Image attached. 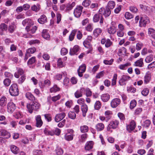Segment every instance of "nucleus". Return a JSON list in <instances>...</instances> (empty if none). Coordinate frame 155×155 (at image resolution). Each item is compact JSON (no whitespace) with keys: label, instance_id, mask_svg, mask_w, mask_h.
<instances>
[{"label":"nucleus","instance_id":"f257e3e1","mask_svg":"<svg viewBox=\"0 0 155 155\" xmlns=\"http://www.w3.org/2000/svg\"><path fill=\"white\" fill-rule=\"evenodd\" d=\"M9 92L12 96H16L19 94L18 89L17 85L15 84H12L9 89Z\"/></svg>","mask_w":155,"mask_h":155},{"label":"nucleus","instance_id":"f03ea898","mask_svg":"<svg viewBox=\"0 0 155 155\" xmlns=\"http://www.w3.org/2000/svg\"><path fill=\"white\" fill-rule=\"evenodd\" d=\"M150 22L148 17L145 15H141L139 21V25L140 27H145L147 24Z\"/></svg>","mask_w":155,"mask_h":155},{"label":"nucleus","instance_id":"7ed1b4c3","mask_svg":"<svg viewBox=\"0 0 155 155\" xmlns=\"http://www.w3.org/2000/svg\"><path fill=\"white\" fill-rule=\"evenodd\" d=\"M98 12L101 15L103 14L105 17L109 16L111 13L110 9L108 8H106V9L101 8L99 9Z\"/></svg>","mask_w":155,"mask_h":155},{"label":"nucleus","instance_id":"20e7f679","mask_svg":"<svg viewBox=\"0 0 155 155\" xmlns=\"http://www.w3.org/2000/svg\"><path fill=\"white\" fill-rule=\"evenodd\" d=\"M100 20V23L101 24L103 22V18L101 14L97 13L95 14L93 18V20L94 22H98Z\"/></svg>","mask_w":155,"mask_h":155},{"label":"nucleus","instance_id":"39448f33","mask_svg":"<svg viewBox=\"0 0 155 155\" xmlns=\"http://www.w3.org/2000/svg\"><path fill=\"white\" fill-rule=\"evenodd\" d=\"M83 7L81 6H77L74 9V14L76 18H78L81 16Z\"/></svg>","mask_w":155,"mask_h":155},{"label":"nucleus","instance_id":"423d86ee","mask_svg":"<svg viewBox=\"0 0 155 155\" xmlns=\"http://www.w3.org/2000/svg\"><path fill=\"white\" fill-rule=\"evenodd\" d=\"M130 77L127 75H123L119 81V84L121 86L125 85L126 82L128 81L130 79Z\"/></svg>","mask_w":155,"mask_h":155},{"label":"nucleus","instance_id":"0eeeda50","mask_svg":"<svg viewBox=\"0 0 155 155\" xmlns=\"http://www.w3.org/2000/svg\"><path fill=\"white\" fill-rule=\"evenodd\" d=\"M86 66L85 64H83L80 66L78 70V75L80 77L83 76V73L86 70Z\"/></svg>","mask_w":155,"mask_h":155},{"label":"nucleus","instance_id":"6e6552de","mask_svg":"<svg viewBox=\"0 0 155 155\" xmlns=\"http://www.w3.org/2000/svg\"><path fill=\"white\" fill-rule=\"evenodd\" d=\"M120 103V99L115 98L113 99L110 103L111 106L113 108L117 107Z\"/></svg>","mask_w":155,"mask_h":155},{"label":"nucleus","instance_id":"1a4fd4ad","mask_svg":"<svg viewBox=\"0 0 155 155\" xmlns=\"http://www.w3.org/2000/svg\"><path fill=\"white\" fill-rule=\"evenodd\" d=\"M8 111L10 113H12L16 109L15 104L12 102H9L7 105Z\"/></svg>","mask_w":155,"mask_h":155},{"label":"nucleus","instance_id":"9d476101","mask_svg":"<svg viewBox=\"0 0 155 155\" xmlns=\"http://www.w3.org/2000/svg\"><path fill=\"white\" fill-rule=\"evenodd\" d=\"M101 43L102 44H105V47L106 48H108L110 47L112 45V42L109 39H106L105 38H102L101 41Z\"/></svg>","mask_w":155,"mask_h":155},{"label":"nucleus","instance_id":"9b49d317","mask_svg":"<svg viewBox=\"0 0 155 155\" xmlns=\"http://www.w3.org/2000/svg\"><path fill=\"white\" fill-rule=\"evenodd\" d=\"M66 114L64 113L58 114L56 115L55 117V120L58 122L62 120L65 116Z\"/></svg>","mask_w":155,"mask_h":155},{"label":"nucleus","instance_id":"f8f14e48","mask_svg":"<svg viewBox=\"0 0 155 155\" xmlns=\"http://www.w3.org/2000/svg\"><path fill=\"white\" fill-rule=\"evenodd\" d=\"M85 91V89L84 87L81 88L80 90H77L74 94L75 97L77 98H78L82 97L83 95L82 93Z\"/></svg>","mask_w":155,"mask_h":155},{"label":"nucleus","instance_id":"ddd939ff","mask_svg":"<svg viewBox=\"0 0 155 155\" xmlns=\"http://www.w3.org/2000/svg\"><path fill=\"white\" fill-rule=\"evenodd\" d=\"M66 4V10L65 12H68L71 10L73 7L75 6L76 3L74 2H69L65 4Z\"/></svg>","mask_w":155,"mask_h":155},{"label":"nucleus","instance_id":"4468645a","mask_svg":"<svg viewBox=\"0 0 155 155\" xmlns=\"http://www.w3.org/2000/svg\"><path fill=\"white\" fill-rule=\"evenodd\" d=\"M102 30L100 28H95L93 31V35L96 38L98 37L102 33Z\"/></svg>","mask_w":155,"mask_h":155},{"label":"nucleus","instance_id":"2eb2a0df","mask_svg":"<svg viewBox=\"0 0 155 155\" xmlns=\"http://www.w3.org/2000/svg\"><path fill=\"white\" fill-rule=\"evenodd\" d=\"M94 143L92 141H87L85 144V149L86 150H89L93 148Z\"/></svg>","mask_w":155,"mask_h":155},{"label":"nucleus","instance_id":"dca6fc26","mask_svg":"<svg viewBox=\"0 0 155 155\" xmlns=\"http://www.w3.org/2000/svg\"><path fill=\"white\" fill-rule=\"evenodd\" d=\"M136 126L135 123L134 121L132 120L130 122L129 125H128L127 126V130L130 132L134 130Z\"/></svg>","mask_w":155,"mask_h":155},{"label":"nucleus","instance_id":"f3484780","mask_svg":"<svg viewBox=\"0 0 155 155\" xmlns=\"http://www.w3.org/2000/svg\"><path fill=\"white\" fill-rule=\"evenodd\" d=\"M143 59L141 58L134 62V66L136 67H142L143 66Z\"/></svg>","mask_w":155,"mask_h":155},{"label":"nucleus","instance_id":"a211bd4d","mask_svg":"<svg viewBox=\"0 0 155 155\" xmlns=\"http://www.w3.org/2000/svg\"><path fill=\"white\" fill-rule=\"evenodd\" d=\"M35 119L36 121V126L38 127H41L43 124V122L41 119V116L38 115L36 116Z\"/></svg>","mask_w":155,"mask_h":155},{"label":"nucleus","instance_id":"6ab92c4d","mask_svg":"<svg viewBox=\"0 0 155 155\" xmlns=\"http://www.w3.org/2000/svg\"><path fill=\"white\" fill-rule=\"evenodd\" d=\"M119 121L117 120L111 121L110 123V125L113 129H115L118 126L119 124Z\"/></svg>","mask_w":155,"mask_h":155},{"label":"nucleus","instance_id":"aec40b11","mask_svg":"<svg viewBox=\"0 0 155 155\" xmlns=\"http://www.w3.org/2000/svg\"><path fill=\"white\" fill-rule=\"evenodd\" d=\"M0 136H5L6 138H8L11 137L10 133L6 130L3 129L0 130Z\"/></svg>","mask_w":155,"mask_h":155},{"label":"nucleus","instance_id":"412c9836","mask_svg":"<svg viewBox=\"0 0 155 155\" xmlns=\"http://www.w3.org/2000/svg\"><path fill=\"white\" fill-rule=\"evenodd\" d=\"M151 78V74L150 73H146L144 76V82L145 84H147L150 82Z\"/></svg>","mask_w":155,"mask_h":155},{"label":"nucleus","instance_id":"4be33fe9","mask_svg":"<svg viewBox=\"0 0 155 155\" xmlns=\"http://www.w3.org/2000/svg\"><path fill=\"white\" fill-rule=\"evenodd\" d=\"M79 50L78 46L75 45L72 49H71L69 51L70 54L71 55H74L76 54Z\"/></svg>","mask_w":155,"mask_h":155},{"label":"nucleus","instance_id":"5701e85b","mask_svg":"<svg viewBox=\"0 0 155 155\" xmlns=\"http://www.w3.org/2000/svg\"><path fill=\"white\" fill-rule=\"evenodd\" d=\"M107 32L110 34H114L116 32V27L114 25H112L108 28Z\"/></svg>","mask_w":155,"mask_h":155},{"label":"nucleus","instance_id":"b1692460","mask_svg":"<svg viewBox=\"0 0 155 155\" xmlns=\"http://www.w3.org/2000/svg\"><path fill=\"white\" fill-rule=\"evenodd\" d=\"M38 22L40 24H44L47 21V18L44 15H42L38 20Z\"/></svg>","mask_w":155,"mask_h":155},{"label":"nucleus","instance_id":"393cba45","mask_svg":"<svg viewBox=\"0 0 155 155\" xmlns=\"http://www.w3.org/2000/svg\"><path fill=\"white\" fill-rule=\"evenodd\" d=\"M101 98L104 102L107 101L110 98V96L108 94H104L101 96Z\"/></svg>","mask_w":155,"mask_h":155},{"label":"nucleus","instance_id":"a878e982","mask_svg":"<svg viewBox=\"0 0 155 155\" xmlns=\"http://www.w3.org/2000/svg\"><path fill=\"white\" fill-rule=\"evenodd\" d=\"M104 127V126L102 123H98L95 126V128L97 131L102 130Z\"/></svg>","mask_w":155,"mask_h":155},{"label":"nucleus","instance_id":"bb28decb","mask_svg":"<svg viewBox=\"0 0 155 155\" xmlns=\"http://www.w3.org/2000/svg\"><path fill=\"white\" fill-rule=\"evenodd\" d=\"M149 35L155 39V30L152 28H150L148 30Z\"/></svg>","mask_w":155,"mask_h":155},{"label":"nucleus","instance_id":"cd10ccee","mask_svg":"<svg viewBox=\"0 0 155 155\" xmlns=\"http://www.w3.org/2000/svg\"><path fill=\"white\" fill-rule=\"evenodd\" d=\"M81 109L83 113V116L84 117L88 110V107L85 104H83L81 106Z\"/></svg>","mask_w":155,"mask_h":155},{"label":"nucleus","instance_id":"c85d7f7f","mask_svg":"<svg viewBox=\"0 0 155 155\" xmlns=\"http://www.w3.org/2000/svg\"><path fill=\"white\" fill-rule=\"evenodd\" d=\"M44 133L46 135L53 136L55 134L54 131L53 130H50L47 129L45 128L44 130Z\"/></svg>","mask_w":155,"mask_h":155},{"label":"nucleus","instance_id":"c756f323","mask_svg":"<svg viewBox=\"0 0 155 155\" xmlns=\"http://www.w3.org/2000/svg\"><path fill=\"white\" fill-rule=\"evenodd\" d=\"M126 51V49L124 47H122L119 49L118 55L119 56H122L123 55L125 54Z\"/></svg>","mask_w":155,"mask_h":155},{"label":"nucleus","instance_id":"7c9ffc66","mask_svg":"<svg viewBox=\"0 0 155 155\" xmlns=\"http://www.w3.org/2000/svg\"><path fill=\"white\" fill-rule=\"evenodd\" d=\"M10 149L12 152L15 154H17L19 152L18 148L15 145H11Z\"/></svg>","mask_w":155,"mask_h":155},{"label":"nucleus","instance_id":"2f4dec72","mask_svg":"<svg viewBox=\"0 0 155 155\" xmlns=\"http://www.w3.org/2000/svg\"><path fill=\"white\" fill-rule=\"evenodd\" d=\"M7 104V98L5 97H2L0 99V105L4 107Z\"/></svg>","mask_w":155,"mask_h":155},{"label":"nucleus","instance_id":"473e14b6","mask_svg":"<svg viewBox=\"0 0 155 155\" xmlns=\"http://www.w3.org/2000/svg\"><path fill=\"white\" fill-rule=\"evenodd\" d=\"M130 65V63L127 62L124 64H120L119 66V68L121 70H125L126 69V67Z\"/></svg>","mask_w":155,"mask_h":155},{"label":"nucleus","instance_id":"72a5a7b5","mask_svg":"<svg viewBox=\"0 0 155 155\" xmlns=\"http://www.w3.org/2000/svg\"><path fill=\"white\" fill-rule=\"evenodd\" d=\"M42 36L44 38L48 40L50 38V35L45 30L43 31Z\"/></svg>","mask_w":155,"mask_h":155},{"label":"nucleus","instance_id":"f704fd0d","mask_svg":"<svg viewBox=\"0 0 155 155\" xmlns=\"http://www.w3.org/2000/svg\"><path fill=\"white\" fill-rule=\"evenodd\" d=\"M16 26L14 23H12L8 27V31L10 33L13 32L16 28Z\"/></svg>","mask_w":155,"mask_h":155},{"label":"nucleus","instance_id":"c9c22d12","mask_svg":"<svg viewBox=\"0 0 155 155\" xmlns=\"http://www.w3.org/2000/svg\"><path fill=\"white\" fill-rule=\"evenodd\" d=\"M37 29V28L36 26L32 27L31 28L30 27L28 26H27L26 27V29L28 32L29 31V30H30L31 32L33 34L35 32Z\"/></svg>","mask_w":155,"mask_h":155},{"label":"nucleus","instance_id":"e433bc0d","mask_svg":"<svg viewBox=\"0 0 155 155\" xmlns=\"http://www.w3.org/2000/svg\"><path fill=\"white\" fill-rule=\"evenodd\" d=\"M80 130L82 133H86L88 130V127L85 125L81 126L80 127Z\"/></svg>","mask_w":155,"mask_h":155},{"label":"nucleus","instance_id":"4c0bfd02","mask_svg":"<svg viewBox=\"0 0 155 155\" xmlns=\"http://www.w3.org/2000/svg\"><path fill=\"white\" fill-rule=\"evenodd\" d=\"M60 90V88L58 87L56 85H54L53 87H51L50 90L51 93L55 92Z\"/></svg>","mask_w":155,"mask_h":155},{"label":"nucleus","instance_id":"58836bf2","mask_svg":"<svg viewBox=\"0 0 155 155\" xmlns=\"http://www.w3.org/2000/svg\"><path fill=\"white\" fill-rule=\"evenodd\" d=\"M31 9L34 11L37 12L40 9V5L38 4L33 5L31 7Z\"/></svg>","mask_w":155,"mask_h":155},{"label":"nucleus","instance_id":"ea45409f","mask_svg":"<svg viewBox=\"0 0 155 155\" xmlns=\"http://www.w3.org/2000/svg\"><path fill=\"white\" fill-rule=\"evenodd\" d=\"M32 105L33 106V109H34V110H37L40 107V104L36 101L32 103Z\"/></svg>","mask_w":155,"mask_h":155},{"label":"nucleus","instance_id":"a19ab883","mask_svg":"<svg viewBox=\"0 0 155 155\" xmlns=\"http://www.w3.org/2000/svg\"><path fill=\"white\" fill-rule=\"evenodd\" d=\"M26 98L30 100H33L35 99V97L30 92H27L25 94Z\"/></svg>","mask_w":155,"mask_h":155},{"label":"nucleus","instance_id":"79ce46f5","mask_svg":"<svg viewBox=\"0 0 155 155\" xmlns=\"http://www.w3.org/2000/svg\"><path fill=\"white\" fill-rule=\"evenodd\" d=\"M77 31V30L75 29L73 30L72 31L71 34L69 36V39L70 41H72L74 39Z\"/></svg>","mask_w":155,"mask_h":155},{"label":"nucleus","instance_id":"37998d69","mask_svg":"<svg viewBox=\"0 0 155 155\" xmlns=\"http://www.w3.org/2000/svg\"><path fill=\"white\" fill-rule=\"evenodd\" d=\"M153 59V56L152 55H149L145 58V61L147 63H149L152 61Z\"/></svg>","mask_w":155,"mask_h":155},{"label":"nucleus","instance_id":"c03bdc74","mask_svg":"<svg viewBox=\"0 0 155 155\" xmlns=\"http://www.w3.org/2000/svg\"><path fill=\"white\" fill-rule=\"evenodd\" d=\"M36 51V49L34 47L29 48L26 51V53L29 55V54H33Z\"/></svg>","mask_w":155,"mask_h":155},{"label":"nucleus","instance_id":"a18cd8bd","mask_svg":"<svg viewBox=\"0 0 155 155\" xmlns=\"http://www.w3.org/2000/svg\"><path fill=\"white\" fill-rule=\"evenodd\" d=\"M87 137V134H84L81 135L79 137V140L81 142H83L85 141Z\"/></svg>","mask_w":155,"mask_h":155},{"label":"nucleus","instance_id":"49530a36","mask_svg":"<svg viewBox=\"0 0 155 155\" xmlns=\"http://www.w3.org/2000/svg\"><path fill=\"white\" fill-rule=\"evenodd\" d=\"M13 116L17 119H19L22 117V114L19 111L15 112Z\"/></svg>","mask_w":155,"mask_h":155},{"label":"nucleus","instance_id":"de8ad7c7","mask_svg":"<svg viewBox=\"0 0 155 155\" xmlns=\"http://www.w3.org/2000/svg\"><path fill=\"white\" fill-rule=\"evenodd\" d=\"M115 5V4L114 1H110L108 3L107 6L109 8V9H113Z\"/></svg>","mask_w":155,"mask_h":155},{"label":"nucleus","instance_id":"09e8293b","mask_svg":"<svg viewBox=\"0 0 155 155\" xmlns=\"http://www.w3.org/2000/svg\"><path fill=\"white\" fill-rule=\"evenodd\" d=\"M64 66V64L63 63L61 58H59L57 61V66L59 68H62Z\"/></svg>","mask_w":155,"mask_h":155},{"label":"nucleus","instance_id":"8fccbe9b","mask_svg":"<svg viewBox=\"0 0 155 155\" xmlns=\"http://www.w3.org/2000/svg\"><path fill=\"white\" fill-rule=\"evenodd\" d=\"M124 17L126 19H130L133 18V16L129 12H126L125 13Z\"/></svg>","mask_w":155,"mask_h":155},{"label":"nucleus","instance_id":"3c124183","mask_svg":"<svg viewBox=\"0 0 155 155\" xmlns=\"http://www.w3.org/2000/svg\"><path fill=\"white\" fill-rule=\"evenodd\" d=\"M39 40L37 39L32 40L28 42V43L30 45H35V44H38L40 43Z\"/></svg>","mask_w":155,"mask_h":155},{"label":"nucleus","instance_id":"603ef678","mask_svg":"<svg viewBox=\"0 0 155 155\" xmlns=\"http://www.w3.org/2000/svg\"><path fill=\"white\" fill-rule=\"evenodd\" d=\"M117 78V74H114L112 80L111 85L112 86H114L116 84Z\"/></svg>","mask_w":155,"mask_h":155},{"label":"nucleus","instance_id":"864d4df0","mask_svg":"<svg viewBox=\"0 0 155 155\" xmlns=\"http://www.w3.org/2000/svg\"><path fill=\"white\" fill-rule=\"evenodd\" d=\"M91 3L90 0H84L82 3V5L85 7L88 6Z\"/></svg>","mask_w":155,"mask_h":155},{"label":"nucleus","instance_id":"5fc2aeb1","mask_svg":"<svg viewBox=\"0 0 155 155\" xmlns=\"http://www.w3.org/2000/svg\"><path fill=\"white\" fill-rule=\"evenodd\" d=\"M36 61V58L35 57H33L29 59L27 62L28 65H31L35 63Z\"/></svg>","mask_w":155,"mask_h":155},{"label":"nucleus","instance_id":"6e6d98bb","mask_svg":"<svg viewBox=\"0 0 155 155\" xmlns=\"http://www.w3.org/2000/svg\"><path fill=\"white\" fill-rule=\"evenodd\" d=\"M83 45L84 46L87 48L92 47L91 44L90 42L87 40H85L83 42Z\"/></svg>","mask_w":155,"mask_h":155},{"label":"nucleus","instance_id":"4d7b16f0","mask_svg":"<svg viewBox=\"0 0 155 155\" xmlns=\"http://www.w3.org/2000/svg\"><path fill=\"white\" fill-rule=\"evenodd\" d=\"M137 102L136 101L134 100L131 101L130 103V108L131 109H133L136 105Z\"/></svg>","mask_w":155,"mask_h":155},{"label":"nucleus","instance_id":"13d9d810","mask_svg":"<svg viewBox=\"0 0 155 155\" xmlns=\"http://www.w3.org/2000/svg\"><path fill=\"white\" fill-rule=\"evenodd\" d=\"M149 90L147 88H145L141 91L142 94L144 96H147L149 94Z\"/></svg>","mask_w":155,"mask_h":155},{"label":"nucleus","instance_id":"bf43d9fd","mask_svg":"<svg viewBox=\"0 0 155 155\" xmlns=\"http://www.w3.org/2000/svg\"><path fill=\"white\" fill-rule=\"evenodd\" d=\"M68 116L70 118L72 119H75L76 117V114L75 113L72 111L69 112L68 114Z\"/></svg>","mask_w":155,"mask_h":155},{"label":"nucleus","instance_id":"052dcab7","mask_svg":"<svg viewBox=\"0 0 155 155\" xmlns=\"http://www.w3.org/2000/svg\"><path fill=\"white\" fill-rule=\"evenodd\" d=\"M104 74L105 72L104 71H101L97 74L95 78L97 79L100 78L104 76Z\"/></svg>","mask_w":155,"mask_h":155},{"label":"nucleus","instance_id":"680f3d73","mask_svg":"<svg viewBox=\"0 0 155 155\" xmlns=\"http://www.w3.org/2000/svg\"><path fill=\"white\" fill-rule=\"evenodd\" d=\"M150 124V121L149 120H147L143 122V125L145 127H149Z\"/></svg>","mask_w":155,"mask_h":155},{"label":"nucleus","instance_id":"e2e57ef3","mask_svg":"<svg viewBox=\"0 0 155 155\" xmlns=\"http://www.w3.org/2000/svg\"><path fill=\"white\" fill-rule=\"evenodd\" d=\"M65 139L67 140L70 141L73 139V136L72 134H66L65 135Z\"/></svg>","mask_w":155,"mask_h":155},{"label":"nucleus","instance_id":"0e129e2a","mask_svg":"<svg viewBox=\"0 0 155 155\" xmlns=\"http://www.w3.org/2000/svg\"><path fill=\"white\" fill-rule=\"evenodd\" d=\"M56 153L58 155H62L63 153V150L60 147H57L56 150Z\"/></svg>","mask_w":155,"mask_h":155},{"label":"nucleus","instance_id":"69168bd1","mask_svg":"<svg viewBox=\"0 0 155 155\" xmlns=\"http://www.w3.org/2000/svg\"><path fill=\"white\" fill-rule=\"evenodd\" d=\"M0 29L2 31H6L7 29V26L5 23H2L0 25Z\"/></svg>","mask_w":155,"mask_h":155},{"label":"nucleus","instance_id":"338daca9","mask_svg":"<svg viewBox=\"0 0 155 155\" xmlns=\"http://www.w3.org/2000/svg\"><path fill=\"white\" fill-rule=\"evenodd\" d=\"M101 107V103L99 101H97L94 104V108L96 110H98Z\"/></svg>","mask_w":155,"mask_h":155},{"label":"nucleus","instance_id":"774afa93","mask_svg":"<svg viewBox=\"0 0 155 155\" xmlns=\"http://www.w3.org/2000/svg\"><path fill=\"white\" fill-rule=\"evenodd\" d=\"M86 95L87 97H90L92 95V92L89 88H87L85 89Z\"/></svg>","mask_w":155,"mask_h":155}]
</instances>
